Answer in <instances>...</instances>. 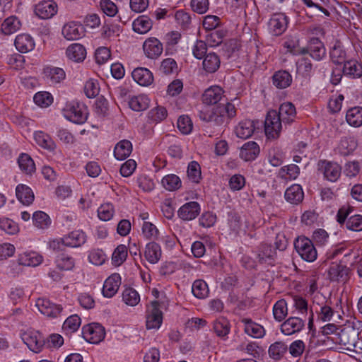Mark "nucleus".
<instances>
[{
	"label": "nucleus",
	"instance_id": "nucleus-59",
	"mask_svg": "<svg viewBox=\"0 0 362 362\" xmlns=\"http://www.w3.org/2000/svg\"><path fill=\"white\" fill-rule=\"evenodd\" d=\"M347 229L359 232L362 230V215L356 214L350 216L346 221Z\"/></svg>",
	"mask_w": 362,
	"mask_h": 362
},
{
	"label": "nucleus",
	"instance_id": "nucleus-9",
	"mask_svg": "<svg viewBox=\"0 0 362 362\" xmlns=\"http://www.w3.org/2000/svg\"><path fill=\"white\" fill-rule=\"evenodd\" d=\"M23 342L30 350L35 353H39L45 344L44 337L38 332H26L21 335Z\"/></svg>",
	"mask_w": 362,
	"mask_h": 362
},
{
	"label": "nucleus",
	"instance_id": "nucleus-36",
	"mask_svg": "<svg viewBox=\"0 0 362 362\" xmlns=\"http://www.w3.org/2000/svg\"><path fill=\"white\" fill-rule=\"evenodd\" d=\"M220 64V58L214 52L208 53L203 58L202 67L207 73H215L219 69Z\"/></svg>",
	"mask_w": 362,
	"mask_h": 362
},
{
	"label": "nucleus",
	"instance_id": "nucleus-37",
	"mask_svg": "<svg viewBox=\"0 0 362 362\" xmlns=\"http://www.w3.org/2000/svg\"><path fill=\"white\" fill-rule=\"evenodd\" d=\"M16 194L18 199L25 205L30 204L34 200L33 190L25 185H18L16 189Z\"/></svg>",
	"mask_w": 362,
	"mask_h": 362
},
{
	"label": "nucleus",
	"instance_id": "nucleus-45",
	"mask_svg": "<svg viewBox=\"0 0 362 362\" xmlns=\"http://www.w3.org/2000/svg\"><path fill=\"white\" fill-rule=\"evenodd\" d=\"M161 184L163 187L168 191L177 190L182 186L180 178L175 174L164 176L161 180Z\"/></svg>",
	"mask_w": 362,
	"mask_h": 362
},
{
	"label": "nucleus",
	"instance_id": "nucleus-17",
	"mask_svg": "<svg viewBox=\"0 0 362 362\" xmlns=\"http://www.w3.org/2000/svg\"><path fill=\"white\" fill-rule=\"evenodd\" d=\"M87 240L86 233L81 230H76L62 238V244L70 247H78Z\"/></svg>",
	"mask_w": 362,
	"mask_h": 362
},
{
	"label": "nucleus",
	"instance_id": "nucleus-20",
	"mask_svg": "<svg viewBox=\"0 0 362 362\" xmlns=\"http://www.w3.org/2000/svg\"><path fill=\"white\" fill-rule=\"evenodd\" d=\"M121 284V276L115 273L110 275L104 282L103 294L106 298H112L117 292Z\"/></svg>",
	"mask_w": 362,
	"mask_h": 362
},
{
	"label": "nucleus",
	"instance_id": "nucleus-25",
	"mask_svg": "<svg viewBox=\"0 0 362 362\" xmlns=\"http://www.w3.org/2000/svg\"><path fill=\"white\" fill-rule=\"evenodd\" d=\"M349 268L340 263L332 262L328 270L329 278L331 281H344L346 279Z\"/></svg>",
	"mask_w": 362,
	"mask_h": 362
},
{
	"label": "nucleus",
	"instance_id": "nucleus-10",
	"mask_svg": "<svg viewBox=\"0 0 362 362\" xmlns=\"http://www.w3.org/2000/svg\"><path fill=\"white\" fill-rule=\"evenodd\" d=\"M302 54H308L316 61L322 60L326 56L324 44L317 37L312 38L307 47L301 50Z\"/></svg>",
	"mask_w": 362,
	"mask_h": 362
},
{
	"label": "nucleus",
	"instance_id": "nucleus-14",
	"mask_svg": "<svg viewBox=\"0 0 362 362\" xmlns=\"http://www.w3.org/2000/svg\"><path fill=\"white\" fill-rule=\"evenodd\" d=\"M358 146V141L354 136H345L340 139L339 144L334 149L336 153L342 156L351 154Z\"/></svg>",
	"mask_w": 362,
	"mask_h": 362
},
{
	"label": "nucleus",
	"instance_id": "nucleus-8",
	"mask_svg": "<svg viewBox=\"0 0 362 362\" xmlns=\"http://www.w3.org/2000/svg\"><path fill=\"white\" fill-rule=\"evenodd\" d=\"M289 19L284 13H275L270 18L268 28L270 33L275 36L282 35L287 29Z\"/></svg>",
	"mask_w": 362,
	"mask_h": 362
},
{
	"label": "nucleus",
	"instance_id": "nucleus-12",
	"mask_svg": "<svg viewBox=\"0 0 362 362\" xmlns=\"http://www.w3.org/2000/svg\"><path fill=\"white\" fill-rule=\"evenodd\" d=\"M36 306L42 314L50 317H57L63 311L61 305L54 304L46 298H38Z\"/></svg>",
	"mask_w": 362,
	"mask_h": 362
},
{
	"label": "nucleus",
	"instance_id": "nucleus-63",
	"mask_svg": "<svg viewBox=\"0 0 362 362\" xmlns=\"http://www.w3.org/2000/svg\"><path fill=\"white\" fill-rule=\"evenodd\" d=\"M81 318L77 315L69 317L63 324V329L69 332H76L80 327Z\"/></svg>",
	"mask_w": 362,
	"mask_h": 362
},
{
	"label": "nucleus",
	"instance_id": "nucleus-1",
	"mask_svg": "<svg viewBox=\"0 0 362 362\" xmlns=\"http://www.w3.org/2000/svg\"><path fill=\"white\" fill-rule=\"evenodd\" d=\"M202 100L207 105H216L221 101L226 104L220 103L209 110L204 107L199 111L200 119L206 122L213 123L216 126L227 124L230 119L236 115L235 105L227 102L224 95V90L218 86H213L207 88L202 95Z\"/></svg>",
	"mask_w": 362,
	"mask_h": 362
},
{
	"label": "nucleus",
	"instance_id": "nucleus-41",
	"mask_svg": "<svg viewBox=\"0 0 362 362\" xmlns=\"http://www.w3.org/2000/svg\"><path fill=\"white\" fill-rule=\"evenodd\" d=\"M34 139L37 145L49 151H53L56 148V144L50 136L43 132H35Z\"/></svg>",
	"mask_w": 362,
	"mask_h": 362
},
{
	"label": "nucleus",
	"instance_id": "nucleus-40",
	"mask_svg": "<svg viewBox=\"0 0 362 362\" xmlns=\"http://www.w3.org/2000/svg\"><path fill=\"white\" fill-rule=\"evenodd\" d=\"M273 84L278 88L288 87L292 83V76L286 71H278L272 76Z\"/></svg>",
	"mask_w": 362,
	"mask_h": 362
},
{
	"label": "nucleus",
	"instance_id": "nucleus-56",
	"mask_svg": "<svg viewBox=\"0 0 362 362\" xmlns=\"http://www.w3.org/2000/svg\"><path fill=\"white\" fill-rule=\"evenodd\" d=\"M187 176L189 179L194 182L199 183L201 180V168L199 164L196 161H192L187 167Z\"/></svg>",
	"mask_w": 362,
	"mask_h": 362
},
{
	"label": "nucleus",
	"instance_id": "nucleus-64",
	"mask_svg": "<svg viewBox=\"0 0 362 362\" xmlns=\"http://www.w3.org/2000/svg\"><path fill=\"white\" fill-rule=\"evenodd\" d=\"M114 214V208L113 206L110 204H102L98 209V218L104 221H109L112 218Z\"/></svg>",
	"mask_w": 362,
	"mask_h": 362
},
{
	"label": "nucleus",
	"instance_id": "nucleus-47",
	"mask_svg": "<svg viewBox=\"0 0 362 362\" xmlns=\"http://www.w3.org/2000/svg\"><path fill=\"white\" fill-rule=\"evenodd\" d=\"M287 345L282 341H276L271 344L268 353L271 358L274 360L281 359L287 351Z\"/></svg>",
	"mask_w": 362,
	"mask_h": 362
},
{
	"label": "nucleus",
	"instance_id": "nucleus-32",
	"mask_svg": "<svg viewBox=\"0 0 362 362\" xmlns=\"http://www.w3.org/2000/svg\"><path fill=\"white\" fill-rule=\"evenodd\" d=\"M346 121L352 127L362 126V107L354 106L349 108L346 113Z\"/></svg>",
	"mask_w": 362,
	"mask_h": 362
},
{
	"label": "nucleus",
	"instance_id": "nucleus-62",
	"mask_svg": "<svg viewBox=\"0 0 362 362\" xmlns=\"http://www.w3.org/2000/svg\"><path fill=\"white\" fill-rule=\"evenodd\" d=\"M177 126L183 134H189L193 128L192 122L187 115L180 116L177 119Z\"/></svg>",
	"mask_w": 362,
	"mask_h": 362
},
{
	"label": "nucleus",
	"instance_id": "nucleus-4",
	"mask_svg": "<svg viewBox=\"0 0 362 362\" xmlns=\"http://www.w3.org/2000/svg\"><path fill=\"white\" fill-rule=\"evenodd\" d=\"M283 122L279 117L276 110H269L264 122V132L269 139H277L282 128Z\"/></svg>",
	"mask_w": 362,
	"mask_h": 362
},
{
	"label": "nucleus",
	"instance_id": "nucleus-7",
	"mask_svg": "<svg viewBox=\"0 0 362 362\" xmlns=\"http://www.w3.org/2000/svg\"><path fill=\"white\" fill-rule=\"evenodd\" d=\"M83 338L91 344H98L105 336V328L99 323H91L83 327Z\"/></svg>",
	"mask_w": 362,
	"mask_h": 362
},
{
	"label": "nucleus",
	"instance_id": "nucleus-35",
	"mask_svg": "<svg viewBox=\"0 0 362 362\" xmlns=\"http://www.w3.org/2000/svg\"><path fill=\"white\" fill-rule=\"evenodd\" d=\"M275 256V252L270 245L262 244L256 253V259L260 264H272Z\"/></svg>",
	"mask_w": 362,
	"mask_h": 362
},
{
	"label": "nucleus",
	"instance_id": "nucleus-57",
	"mask_svg": "<svg viewBox=\"0 0 362 362\" xmlns=\"http://www.w3.org/2000/svg\"><path fill=\"white\" fill-rule=\"evenodd\" d=\"M34 102L36 105L40 107H48L53 102L52 95L46 91L37 93L33 98Z\"/></svg>",
	"mask_w": 362,
	"mask_h": 362
},
{
	"label": "nucleus",
	"instance_id": "nucleus-24",
	"mask_svg": "<svg viewBox=\"0 0 362 362\" xmlns=\"http://www.w3.org/2000/svg\"><path fill=\"white\" fill-rule=\"evenodd\" d=\"M260 149L255 141H248L243 144L240 151V157L245 161H252L259 154Z\"/></svg>",
	"mask_w": 362,
	"mask_h": 362
},
{
	"label": "nucleus",
	"instance_id": "nucleus-39",
	"mask_svg": "<svg viewBox=\"0 0 362 362\" xmlns=\"http://www.w3.org/2000/svg\"><path fill=\"white\" fill-rule=\"evenodd\" d=\"M132 151V144L128 140L118 142L114 149L115 157L119 160L126 159Z\"/></svg>",
	"mask_w": 362,
	"mask_h": 362
},
{
	"label": "nucleus",
	"instance_id": "nucleus-19",
	"mask_svg": "<svg viewBox=\"0 0 362 362\" xmlns=\"http://www.w3.org/2000/svg\"><path fill=\"white\" fill-rule=\"evenodd\" d=\"M145 54L150 59L158 58L163 52V45L156 37H149L145 40L143 45Z\"/></svg>",
	"mask_w": 362,
	"mask_h": 362
},
{
	"label": "nucleus",
	"instance_id": "nucleus-49",
	"mask_svg": "<svg viewBox=\"0 0 362 362\" xmlns=\"http://www.w3.org/2000/svg\"><path fill=\"white\" fill-rule=\"evenodd\" d=\"M288 314V308L286 301L284 299L279 300L273 306V315L278 322L284 320Z\"/></svg>",
	"mask_w": 362,
	"mask_h": 362
},
{
	"label": "nucleus",
	"instance_id": "nucleus-28",
	"mask_svg": "<svg viewBox=\"0 0 362 362\" xmlns=\"http://www.w3.org/2000/svg\"><path fill=\"white\" fill-rule=\"evenodd\" d=\"M133 79L139 85L147 86L152 83L153 76L152 73L147 69L139 67L132 71Z\"/></svg>",
	"mask_w": 362,
	"mask_h": 362
},
{
	"label": "nucleus",
	"instance_id": "nucleus-11",
	"mask_svg": "<svg viewBox=\"0 0 362 362\" xmlns=\"http://www.w3.org/2000/svg\"><path fill=\"white\" fill-rule=\"evenodd\" d=\"M305 325V320L300 317L291 316L281 325V332L287 336L300 332Z\"/></svg>",
	"mask_w": 362,
	"mask_h": 362
},
{
	"label": "nucleus",
	"instance_id": "nucleus-3",
	"mask_svg": "<svg viewBox=\"0 0 362 362\" xmlns=\"http://www.w3.org/2000/svg\"><path fill=\"white\" fill-rule=\"evenodd\" d=\"M294 247L303 260L313 262L317 259V250L309 238L305 236L298 237L294 242Z\"/></svg>",
	"mask_w": 362,
	"mask_h": 362
},
{
	"label": "nucleus",
	"instance_id": "nucleus-60",
	"mask_svg": "<svg viewBox=\"0 0 362 362\" xmlns=\"http://www.w3.org/2000/svg\"><path fill=\"white\" fill-rule=\"evenodd\" d=\"M305 349V344L303 341L297 339L293 341L288 347L289 354L294 358L302 356Z\"/></svg>",
	"mask_w": 362,
	"mask_h": 362
},
{
	"label": "nucleus",
	"instance_id": "nucleus-61",
	"mask_svg": "<svg viewBox=\"0 0 362 362\" xmlns=\"http://www.w3.org/2000/svg\"><path fill=\"white\" fill-rule=\"evenodd\" d=\"M84 92L86 96L89 98L97 96L100 92L98 82L94 79L88 80L84 86Z\"/></svg>",
	"mask_w": 362,
	"mask_h": 362
},
{
	"label": "nucleus",
	"instance_id": "nucleus-5",
	"mask_svg": "<svg viewBox=\"0 0 362 362\" xmlns=\"http://www.w3.org/2000/svg\"><path fill=\"white\" fill-rule=\"evenodd\" d=\"M317 170L325 180L334 182L340 177L342 168L336 162L320 160L317 163Z\"/></svg>",
	"mask_w": 362,
	"mask_h": 362
},
{
	"label": "nucleus",
	"instance_id": "nucleus-15",
	"mask_svg": "<svg viewBox=\"0 0 362 362\" xmlns=\"http://www.w3.org/2000/svg\"><path fill=\"white\" fill-rule=\"evenodd\" d=\"M201 207L197 202H189L183 204L177 211L178 216L184 221H192L200 214Z\"/></svg>",
	"mask_w": 362,
	"mask_h": 362
},
{
	"label": "nucleus",
	"instance_id": "nucleus-34",
	"mask_svg": "<svg viewBox=\"0 0 362 362\" xmlns=\"http://www.w3.org/2000/svg\"><path fill=\"white\" fill-rule=\"evenodd\" d=\"M161 255L160 246L158 243L153 241L146 244L144 257L149 263L156 264L159 261Z\"/></svg>",
	"mask_w": 362,
	"mask_h": 362
},
{
	"label": "nucleus",
	"instance_id": "nucleus-55",
	"mask_svg": "<svg viewBox=\"0 0 362 362\" xmlns=\"http://www.w3.org/2000/svg\"><path fill=\"white\" fill-rule=\"evenodd\" d=\"M57 267L62 270H71L74 268L75 262L73 257L66 254H60L56 259Z\"/></svg>",
	"mask_w": 362,
	"mask_h": 362
},
{
	"label": "nucleus",
	"instance_id": "nucleus-21",
	"mask_svg": "<svg viewBox=\"0 0 362 362\" xmlns=\"http://www.w3.org/2000/svg\"><path fill=\"white\" fill-rule=\"evenodd\" d=\"M241 322L244 325V332L253 338H262L265 335L264 328L249 318H243Z\"/></svg>",
	"mask_w": 362,
	"mask_h": 362
},
{
	"label": "nucleus",
	"instance_id": "nucleus-31",
	"mask_svg": "<svg viewBox=\"0 0 362 362\" xmlns=\"http://www.w3.org/2000/svg\"><path fill=\"white\" fill-rule=\"evenodd\" d=\"M21 25V22L18 17L11 16L3 21L1 27V33L5 35H11L19 30Z\"/></svg>",
	"mask_w": 362,
	"mask_h": 362
},
{
	"label": "nucleus",
	"instance_id": "nucleus-50",
	"mask_svg": "<svg viewBox=\"0 0 362 362\" xmlns=\"http://www.w3.org/2000/svg\"><path fill=\"white\" fill-rule=\"evenodd\" d=\"M152 27V21L146 16H141L133 22V30L139 34L146 33Z\"/></svg>",
	"mask_w": 362,
	"mask_h": 362
},
{
	"label": "nucleus",
	"instance_id": "nucleus-44",
	"mask_svg": "<svg viewBox=\"0 0 362 362\" xmlns=\"http://www.w3.org/2000/svg\"><path fill=\"white\" fill-rule=\"evenodd\" d=\"M149 99L147 95H139L129 99V107L134 111H143L148 107Z\"/></svg>",
	"mask_w": 362,
	"mask_h": 362
},
{
	"label": "nucleus",
	"instance_id": "nucleus-26",
	"mask_svg": "<svg viewBox=\"0 0 362 362\" xmlns=\"http://www.w3.org/2000/svg\"><path fill=\"white\" fill-rule=\"evenodd\" d=\"M42 262V257L33 251L24 252L18 255V262L20 265L36 267Z\"/></svg>",
	"mask_w": 362,
	"mask_h": 362
},
{
	"label": "nucleus",
	"instance_id": "nucleus-22",
	"mask_svg": "<svg viewBox=\"0 0 362 362\" xmlns=\"http://www.w3.org/2000/svg\"><path fill=\"white\" fill-rule=\"evenodd\" d=\"M277 114L284 124H289L296 117V107L290 102L284 103L280 105Z\"/></svg>",
	"mask_w": 362,
	"mask_h": 362
},
{
	"label": "nucleus",
	"instance_id": "nucleus-53",
	"mask_svg": "<svg viewBox=\"0 0 362 362\" xmlns=\"http://www.w3.org/2000/svg\"><path fill=\"white\" fill-rule=\"evenodd\" d=\"M361 165L356 160L346 162L342 168L344 175L349 178L356 177L360 173Z\"/></svg>",
	"mask_w": 362,
	"mask_h": 362
},
{
	"label": "nucleus",
	"instance_id": "nucleus-46",
	"mask_svg": "<svg viewBox=\"0 0 362 362\" xmlns=\"http://www.w3.org/2000/svg\"><path fill=\"white\" fill-rule=\"evenodd\" d=\"M193 295L199 299L205 298L209 293L207 284L202 279H197L194 281L192 286Z\"/></svg>",
	"mask_w": 362,
	"mask_h": 362
},
{
	"label": "nucleus",
	"instance_id": "nucleus-43",
	"mask_svg": "<svg viewBox=\"0 0 362 362\" xmlns=\"http://www.w3.org/2000/svg\"><path fill=\"white\" fill-rule=\"evenodd\" d=\"M339 341L344 346L356 347L357 334L354 329H343L338 333Z\"/></svg>",
	"mask_w": 362,
	"mask_h": 362
},
{
	"label": "nucleus",
	"instance_id": "nucleus-54",
	"mask_svg": "<svg viewBox=\"0 0 362 362\" xmlns=\"http://www.w3.org/2000/svg\"><path fill=\"white\" fill-rule=\"evenodd\" d=\"M127 248L124 245H118L112 255V262L115 266H120L127 259Z\"/></svg>",
	"mask_w": 362,
	"mask_h": 362
},
{
	"label": "nucleus",
	"instance_id": "nucleus-58",
	"mask_svg": "<svg viewBox=\"0 0 362 362\" xmlns=\"http://www.w3.org/2000/svg\"><path fill=\"white\" fill-rule=\"evenodd\" d=\"M268 160L272 165L280 166L284 160V154L278 148H271L268 153Z\"/></svg>",
	"mask_w": 362,
	"mask_h": 362
},
{
	"label": "nucleus",
	"instance_id": "nucleus-38",
	"mask_svg": "<svg viewBox=\"0 0 362 362\" xmlns=\"http://www.w3.org/2000/svg\"><path fill=\"white\" fill-rule=\"evenodd\" d=\"M331 61L335 64H341L346 62V52L339 42H336L329 52Z\"/></svg>",
	"mask_w": 362,
	"mask_h": 362
},
{
	"label": "nucleus",
	"instance_id": "nucleus-18",
	"mask_svg": "<svg viewBox=\"0 0 362 362\" xmlns=\"http://www.w3.org/2000/svg\"><path fill=\"white\" fill-rule=\"evenodd\" d=\"M44 77L47 83L55 85L62 82L66 78L63 69L53 66H47L43 69Z\"/></svg>",
	"mask_w": 362,
	"mask_h": 362
},
{
	"label": "nucleus",
	"instance_id": "nucleus-16",
	"mask_svg": "<svg viewBox=\"0 0 362 362\" xmlns=\"http://www.w3.org/2000/svg\"><path fill=\"white\" fill-rule=\"evenodd\" d=\"M62 33L66 40H76L84 35V29L79 23L71 21L63 26Z\"/></svg>",
	"mask_w": 362,
	"mask_h": 362
},
{
	"label": "nucleus",
	"instance_id": "nucleus-51",
	"mask_svg": "<svg viewBox=\"0 0 362 362\" xmlns=\"http://www.w3.org/2000/svg\"><path fill=\"white\" fill-rule=\"evenodd\" d=\"M33 221L35 226L40 229L47 228L51 224L49 216L41 211H36L33 214Z\"/></svg>",
	"mask_w": 362,
	"mask_h": 362
},
{
	"label": "nucleus",
	"instance_id": "nucleus-2",
	"mask_svg": "<svg viewBox=\"0 0 362 362\" xmlns=\"http://www.w3.org/2000/svg\"><path fill=\"white\" fill-rule=\"evenodd\" d=\"M62 114L66 119L76 124H83L88 118L87 107L75 100L66 103Z\"/></svg>",
	"mask_w": 362,
	"mask_h": 362
},
{
	"label": "nucleus",
	"instance_id": "nucleus-48",
	"mask_svg": "<svg viewBox=\"0 0 362 362\" xmlns=\"http://www.w3.org/2000/svg\"><path fill=\"white\" fill-rule=\"evenodd\" d=\"M21 170L27 174H31L35 170V165L31 157L26 153H22L18 159Z\"/></svg>",
	"mask_w": 362,
	"mask_h": 362
},
{
	"label": "nucleus",
	"instance_id": "nucleus-13",
	"mask_svg": "<svg viewBox=\"0 0 362 362\" xmlns=\"http://www.w3.org/2000/svg\"><path fill=\"white\" fill-rule=\"evenodd\" d=\"M57 4L52 1H42L35 6V13L42 19L52 18L57 13Z\"/></svg>",
	"mask_w": 362,
	"mask_h": 362
},
{
	"label": "nucleus",
	"instance_id": "nucleus-30",
	"mask_svg": "<svg viewBox=\"0 0 362 362\" xmlns=\"http://www.w3.org/2000/svg\"><path fill=\"white\" fill-rule=\"evenodd\" d=\"M304 193L300 185L293 184L286 189L284 197L288 202L298 204L303 199Z\"/></svg>",
	"mask_w": 362,
	"mask_h": 362
},
{
	"label": "nucleus",
	"instance_id": "nucleus-33",
	"mask_svg": "<svg viewBox=\"0 0 362 362\" xmlns=\"http://www.w3.org/2000/svg\"><path fill=\"white\" fill-rule=\"evenodd\" d=\"M254 132V122L250 119L240 121L235 129L236 136L243 139H246L250 137L253 134Z\"/></svg>",
	"mask_w": 362,
	"mask_h": 362
},
{
	"label": "nucleus",
	"instance_id": "nucleus-23",
	"mask_svg": "<svg viewBox=\"0 0 362 362\" xmlns=\"http://www.w3.org/2000/svg\"><path fill=\"white\" fill-rule=\"evenodd\" d=\"M342 73L350 78H359L362 76V64L356 59H349L344 63Z\"/></svg>",
	"mask_w": 362,
	"mask_h": 362
},
{
	"label": "nucleus",
	"instance_id": "nucleus-27",
	"mask_svg": "<svg viewBox=\"0 0 362 362\" xmlns=\"http://www.w3.org/2000/svg\"><path fill=\"white\" fill-rule=\"evenodd\" d=\"M14 45L16 48L22 53L32 51L35 48L33 38L28 34H21L16 36Z\"/></svg>",
	"mask_w": 362,
	"mask_h": 362
},
{
	"label": "nucleus",
	"instance_id": "nucleus-52",
	"mask_svg": "<svg viewBox=\"0 0 362 362\" xmlns=\"http://www.w3.org/2000/svg\"><path fill=\"white\" fill-rule=\"evenodd\" d=\"M122 300L129 306H135L140 301V296L135 289L128 287L122 292Z\"/></svg>",
	"mask_w": 362,
	"mask_h": 362
},
{
	"label": "nucleus",
	"instance_id": "nucleus-42",
	"mask_svg": "<svg viewBox=\"0 0 362 362\" xmlns=\"http://www.w3.org/2000/svg\"><path fill=\"white\" fill-rule=\"evenodd\" d=\"M213 329L218 337L225 338L230 330V322L225 317H219L214 322Z\"/></svg>",
	"mask_w": 362,
	"mask_h": 362
},
{
	"label": "nucleus",
	"instance_id": "nucleus-6",
	"mask_svg": "<svg viewBox=\"0 0 362 362\" xmlns=\"http://www.w3.org/2000/svg\"><path fill=\"white\" fill-rule=\"evenodd\" d=\"M163 322V313L159 308L157 301L151 303V305L146 309V326L147 329H158Z\"/></svg>",
	"mask_w": 362,
	"mask_h": 362
},
{
	"label": "nucleus",
	"instance_id": "nucleus-29",
	"mask_svg": "<svg viewBox=\"0 0 362 362\" xmlns=\"http://www.w3.org/2000/svg\"><path fill=\"white\" fill-rule=\"evenodd\" d=\"M66 54L69 59L75 62H80L85 59L86 49L79 43H73L67 47Z\"/></svg>",
	"mask_w": 362,
	"mask_h": 362
}]
</instances>
